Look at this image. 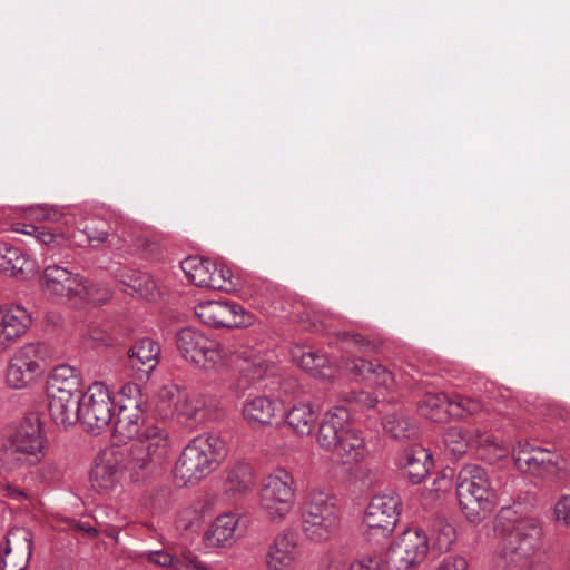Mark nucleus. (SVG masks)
Returning a JSON list of instances; mask_svg holds the SVG:
<instances>
[{
    "mask_svg": "<svg viewBox=\"0 0 570 570\" xmlns=\"http://www.w3.org/2000/svg\"><path fill=\"white\" fill-rule=\"evenodd\" d=\"M238 524L239 517L235 513L218 515L204 533L205 546L208 548L230 547L235 542Z\"/></svg>",
    "mask_w": 570,
    "mask_h": 570,
    "instance_id": "obj_25",
    "label": "nucleus"
},
{
    "mask_svg": "<svg viewBox=\"0 0 570 570\" xmlns=\"http://www.w3.org/2000/svg\"><path fill=\"white\" fill-rule=\"evenodd\" d=\"M81 277L59 265L47 266L41 276V285L46 294L63 299L72 307L75 297L79 295Z\"/></svg>",
    "mask_w": 570,
    "mask_h": 570,
    "instance_id": "obj_15",
    "label": "nucleus"
},
{
    "mask_svg": "<svg viewBox=\"0 0 570 570\" xmlns=\"http://www.w3.org/2000/svg\"><path fill=\"white\" fill-rule=\"evenodd\" d=\"M498 394L499 396L502 399V400H508L510 399V392L508 390H504V391H498Z\"/></svg>",
    "mask_w": 570,
    "mask_h": 570,
    "instance_id": "obj_58",
    "label": "nucleus"
},
{
    "mask_svg": "<svg viewBox=\"0 0 570 570\" xmlns=\"http://www.w3.org/2000/svg\"><path fill=\"white\" fill-rule=\"evenodd\" d=\"M207 335L193 327L180 328L175 336V342L180 356L191 363L193 358L200 351L202 344L205 343Z\"/></svg>",
    "mask_w": 570,
    "mask_h": 570,
    "instance_id": "obj_38",
    "label": "nucleus"
},
{
    "mask_svg": "<svg viewBox=\"0 0 570 570\" xmlns=\"http://www.w3.org/2000/svg\"><path fill=\"white\" fill-rule=\"evenodd\" d=\"M301 559L299 537L294 529L285 528L268 544L265 564L267 570H296Z\"/></svg>",
    "mask_w": 570,
    "mask_h": 570,
    "instance_id": "obj_12",
    "label": "nucleus"
},
{
    "mask_svg": "<svg viewBox=\"0 0 570 570\" xmlns=\"http://www.w3.org/2000/svg\"><path fill=\"white\" fill-rule=\"evenodd\" d=\"M110 225L107 220L99 217L88 218L80 233L86 236V242L91 246H98L105 243L109 236Z\"/></svg>",
    "mask_w": 570,
    "mask_h": 570,
    "instance_id": "obj_42",
    "label": "nucleus"
},
{
    "mask_svg": "<svg viewBox=\"0 0 570 570\" xmlns=\"http://www.w3.org/2000/svg\"><path fill=\"white\" fill-rule=\"evenodd\" d=\"M295 499V481L285 469H275L262 479L258 491V507L271 523H283L292 513Z\"/></svg>",
    "mask_w": 570,
    "mask_h": 570,
    "instance_id": "obj_6",
    "label": "nucleus"
},
{
    "mask_svg": "<svg viewBox=\"0 0 570 570\" xmlns=\"http://www.w3.org/2000/svg\"><path fill=\"white\" fill-rule=\"evenodd\" d=\"M11 230L33 236L40 244L47 246L51 250L60 252L71 246H83L82 242L77 240L75 233H68L60 229L50 230L46 227L35 225H26L21 223L13 224Z\"/></svg>",
    "mask_w": 570,
    "mask_h": 570,
    "instance_id": "obj_21",
    "label": "nucleus"
},
{
    "mask_svg": "<svg viewBox=\"0 0 570 570\" xmlns=\"http://www.w3.org/2000/svg\"><path fill=\"white\" fill-rule=\"evenodd\" d=\"M50 357V350L45 343H29L19 347L11 356L6 382L11 389H24L40 377Z\"/></svg>",
    "mask_w": 570,
    "mask_h": 570,
    "instance_id": "obj_7",
    "label": "nucleus"
},
{
    "mask_svg": "<svg viewBox=\"0 0 570 570\" xmlns=\"http://www.w3.org/2000/svg\"><path fill=\"white\" fill-rule=\"evenodd\" d=\"M273 365L268 362H256L253 363L248 371L253 380H262L272 370Z\"/></svg>",
    "mask_w": 570,
    "mask_h": 570,
    "instance_id": "obj_53",
    "label": "nucleus"
},
{
    "mask_svg": "<svg viewBox=\"0 0 570 570\" xmlns=\"http://www.w3.org/2000/svg\"><path fill=\"white\" fill-rule=\"evenodd\" d=\"M505 537L517 543L527 546V549L531 548L537 551L542 537L541 522L535 517H519L513 521L512 531Z\"/></svg>",
    "mask_w": 570,
    "mask_h": 570,
    "instance_id": "obj_34",
    "label": "nucleus"
},
{
    "mask_svg": "<svg viewBox=\"0 0 570 570\" xmlns=\"http://www.w3.org/2000/svg\"><path fill=\"white\" fill-rule=\"evenodd\" d=\"M432 548L439 552H446L455 541V529L448 522L434 523L431 533Z\"/></svg>",
    "mask_w": 570,
    "mask_h": 570,
    "instance_id": "obj_43",
    "label": "nucleus"
},
{
    "mask_svg": "<svg viewBox=\"0 0 570 570\" xmlns=\"http://www.w3.org/2000/svg\"><path fill=\"white\" fill-rule=\"evenodd\" d=\"M345 368L355 380L368 381L386 389L394 384L392 372L380 363L355 357L346 362Z\"/></svg>",
    "mask_w": 570,
    "mask_h": 570,
    "instance_id": "obj_23",
    "label": "nucleus"
},
{
    "mask_svg": "<svg viewBox=\"0 0 570 570\" xmlns=\"http://www.w3.org/2000/svg\"><path fill=\"white\" fill-rule=\"evenodd\" d=\"M2 230H3V227L0 226V232H2Z\"/></svg>",
    "mask_w": 570,
    "mask_h": 570,
    "instance_id": "obj_62",
    "label": "nucleus"
},
{
    "mask_svg": "<svg viewBox=\"0 0 570 570\" xmlns=\"http://www.w3.org/2000/svg\"><path fill=\"white\" fill-rule=\"evenodd\" d=\"M226 454V444L214 434L194 438L180 453L174 469L175 478L184 485L207 476Z\"/></svg>",
    "mask_w": 570,
    "mask_h": 570,
    "instance_id": "obj_4",
    "label": "nucleus"
},
{
    "mask_svg": "<svg viewBox=\"0 0 570 570\" xmlns=\"http://www.w3.org/2000/svg\"><path fill=\"white\" fill-rule=\"evenodd\" d=\"M434 570H468V561L460 556L444 558Z\"/></svg>",
    "mask_w": 570,
    "mask_h": 570,
    "instance_id": "obj_50",
    "label": "nucleus"
},
{
    "mask_svg": "<svg viewBox=\"0 0 570 570\" xmlns=\"http://www.w3.org/2000/svg\"><path fill=\"white\" fill-rule=\"evenodd\" d=\"M383 428L394 439H407L415 433V425L401 411L386 415L383 421Z\"/></svg>",
    "mask_w": 570,
    "mask_h": 570,
    "instance_id": "obj_40",
    "label": "nucleus"
},
{
    "mask_svg": "<svg viewBox=\"0 0 570 570\" xmlns=\"http://www.w3.org/2000/svg\"><path fill=\"white\" fill-rule=\"evenodd\" d=\"M77 292L79 295L75 297L72 304L75 308H80L87 303L104 304L110 298V292L106 286L88 283L83 277Z\"/></svg>",
    "mask_w": 570,
    "mask_h": 570,
    "instance_id": "obj_39",
    "label": "nucleus"
},
{
    "mask_svg": "<svg viewBox=\"0 0 570 570\" xmlns=\"http://www.w3.org/2000/svg\"><path fill=\"white\" fill-rule=\"evenodd\" d=\"M353 337H354V341H355L356 343H361V342H363V337H362V335H361V334H356V335H354Z\"/></svg>",
    "mask_w": 570,
    "mask_h": 570,
    "instance_id": "obj_60",
    "label": "nucleus"
},
{
    "mask_svg": "<svg viewBox=\"0 0 570 570\" xmlns=\"http://www.w3.org/2000/svg\"><path fill=\"white\" fill-rule=\"evenodd\" d=\"M501 513L502 514L510 513V509H502Z\"/></svg>",
    "mask_w": 570,
    "mask_h": 570,
    "instance_id": "obj_61",
    "label": "nucleus"
},
{
    "mask_svg": "<svg viewBox=\"0 0 570 570\" xmlns=\"http://www.w3.org/2000/svg\"><path fill=\"white\" fill-rule=\"evenodd\" d=\"M537 551L504 537L493 556L495 570H530Z\"/></svg>",
    "mask_w": 570,
    "mask_h": 570,
    "instance_id": "obj_18",
    "label": "nucleus"
},
{
    "mask_svg": "<svg viewBox=\"0 0 570 570\" xmlns=\"http://www.w3.org/2000/svg\"><path fill=\"white\" fill-rule=\"evenodd\" d=\"M552 513L558 523L570 527V494H562L557 499Z\"/></svg>",
    "mask_w": 570,
    "mask_h": 570,
    "instance_id": "obj_47",
    "label": "nucleus"
},
{
    "mask_svg": "<svg viewBox=\"0 0 570 570\" xmlns=\"http://www.w3.org/2000/svg\"><path fill=\"white\" fill-rule=\"evenodd\" d=\"M255 484L254 469L244 461H239L229 468L224 481V493L230 498H242L248 494Z\"/></svg>",
    "mask_w": 570,
    "mask_h": 570,
    "instance_id": "obj_28",
    "label": "nucleus"
},
{
    "mask_svg": "<svg viewBox=\"0 0 570 570\" xmlns=\"http://www.w3.org/2000/svg\"><path fill=\"white\" fill-rule=\"evenodd\" d=\"M45 438L38 421L26 420L17 430L6 454L9 470H20L38 464L43 458Z\"/></svg>",
    "mask_w": 570,
    "mask_h": 570,
    "instance_id": "obj_8",
    "label": "nucleus"
},
{
    "mask_svg": "<svg viewBox=\"0 0 570 570\" xmlns=\"http://www.w3.org/2000/svg\"><path fill=\"white\" fill-rule=\"evenodd\" d=\"M40 215L42 219L53 223L61 222L65 217L63 210L56 206H41Z\"/></svg>",
    "mask_w": 570,
    "mask_h": 570,
    "instance_id": "obj_52",
    "label": "nucleus"
},
{
    "mask_svg": "<svg viewBox=\"0 0 570 570\" xmlns=\"http://www.w3.org/2000/svg\"><path fill=\"white\" fill-rule=\"evenodd\" d=\"M82 396L81 376L77 368L61 364L56 366L47 380V394Z\"/></svg>",
    "mask_w": 570,
    "mask_h": 570,
    "instance_id": "obj_26",
    "label": "nucleus"
},
{
    "mask_svg": "<svg viewBox=\"0 0 570 570\" xmlns=\"http://www.w3.org/2000/svg\"><path fill=\"white\" fill-rule=\"evenodd\" d=\"M342 400L361 409H372L377 402L372 393L362 390L346 392L342 395Z\"/></svg>",
    "mask_w": 570,
    "mask_h": 570,
    "instance_id": "obj_46",
    "label": "nucleus"
},
{
    "mask_svg": "<svg viewBox=\"0 0 570 570\" xmlns=\"http://www.w3.org/2000/svg\"><path fill=\"white\" fill-rule=\"evenodd\" d=\"M348 570H376V567L366 564L364 561H355L350 566Z\"/></svg>",
    "mask_w": 570,
    "mask_h": 570,
    "instance_id": "obj_56",
    "label": "nucleus"
},
{
    "mask_svg": "<svg viewBox=\"0 0 570 570\" xmlns=\"http://www.w3.org/2000/svg\"><path fill=\"white\" fill-rule=\"evenodd\" d=\"M49 401V414L52 421L60 426L68 428L79 420L81 396L47 394Z\"/></svg>",
    "mask_w": 570,
    "mask_h": 570,
    "instance_id": "obj_27",
    "label": "nucleus"
},
{
    "mask_svg": "<svg viewBox=\"0 0 570 570\" xmlns=\"http://www.w3.org/2000/svg\"><path fill=\"white\" fill-rule=\"evenodd\" d=\"M483 405L479 400L455 395L452 397V416L461 417L463 415H472L479 413Z\"/></svg>",
    "mask_w": 570,
    "mask_h": 570,
    "instance_id": "obj_45",
    "label": "nucleus"
},
{
    "mask_svg": "<svg viewBox=\"0 0 570 570\" xmlns=\"http://www.w3.org/2000/svg\"><path fill=\"white\" fill-rule=\"evenodd\" d=\"M315 313L317 314V315H315V317H317V318H318V322H320L321 324H324V323H325V321H326V317H327V313H325V312H323V311H317V312H315Z\"/></svg>",
    "mask_w": 570,
    "mask_h": 570,
    "instance_id": "obj_57",
    "label": "nucleus"
},
{
    "mask_svg": "<svg viewBox=\"0 0 570 570\" xmlns=\"http://www.w3.org/2000/svg\"><path fill=\"white\" fill-rule=\"evenodd\" d=\"M141 296H153L154 281L144 273H137L129 282H124Z\"/></svg>",
    "mask_w": 570,
    "mask_h": 570,
    "instance_id": "obj_48",
    "label": "nucleus"
},
{
    "mask_svg": "<svg viewBox=\"0 0 570 570\" xmlns=\"http://www.w3.org/2000/svg\"><path fill=\"white\" fill-rule=\"evenodd\" d=\"M318 422V412L309 402L294 404L285 416L286 425L299 436L311 435Z\"/></svg>",
    "mask_w": 570,
    "mask_h": 570,
    "instance_id": "obj_31",
    "label": "nucleus"
},
{
    "mask_svg": "<svg viewBox=\"0 0 570 570\" xmlns=\"http://www.w3.org/2000/svg\"><path fill=\"white\" fill-rule=\"evenodd\" d=\"M125 452L108 450L102 452L95 461L90 473V481L94 489L102 493H109L120 483L122 473L129 469L126 466Z\"/></svg>",
    "mask_w": 570,
    "mask_h": 570,
    "instance_id": "obj_13",
    "label": "nucleus"
},
{
    "mask_svg": "<svg viewBox=\"0 0 570 570\" xmlns=\"http://www.w3.org/2000/svg\"><path fill=\"white\" fill-rule=\"evenodd\" d=\"M119 409H144L146 399L141 393V389L138 384L129 382L121 386L119 390Z\"/></svg>",
    "mask_w": 570,
    "mask_h": 570,
    "instance_id": "obj_44",
    "label": "nucleus"
},
{
    "mask_svg": "<svg viewBox=\"0 0 570 570\" xmlns=\"http://www.w3.org/2000/svg\"><path fill=\"white\" fill-rule=\"evenodd\" d=\"M515 466L524 473L544 478L554 472L557 455L543 448L519 444L514 454Z\"/></svg>",
    "mask_w": 570,
    "mask_h": 570,
    "instance_id": "obj_17",
    "label": "nucleus"
},
{
    "mask_svg": "<svg viewBox=\"0 0 570 570\" xmlns=\"http://www.w3.org/2000/svg\"><path fill=\"white\" fill-rule=\"evenodd\" d=\"M214 277L219 279L218 283H222V286L213 287V289L230 292L236 288V284L233 281V272L228 267H226V266L218 267L216 265L215 272H214Z\"/></svg>",
    "mask_w": 570,
    "mask_h": 570,
    "instance_id": "obj_49",
    "label": "nucleus"
},
{
    "mask_svg": "<svg viewBox=\"0 0 570 570\" xmlns=\"http://www.w3.org/2000/svg\"><path fill=\"white\" fill-rule=\"evenodd\" d=\"M0 492L2 497L8 498L10 500L17 501V502H23L31 499V494L12 485V484H4L1 487Z\"/></svg>",
    "mask_w": 570,
    "mask_h": 570,
    "instance_id": "obj_51",
    "label": "nucleus"
},
{
    "mask_svg": "<svg viewBox=\"0 0 570 570\" xmlns=\"http://www.w3.org/2000/svg\"><path fill=\"white\" fill-rule=\"evenodd\" d=\"M450 488H451V480L445 475H442L434 481L433 490L436 492H445Z\"/></svg>",
    "mask_w": 570,
    "mask_h": 570,
    "instance_id": "obj_55",
    "label": "nucleus"
},
{
    "mask_svg": "<svg viewBox=\"0 0 570 570\" xmlns=\"http://www.w3.org/2000/svg\"><path fill=\"white\" fill-rule=\"evenodd\" d=\"M215 266L213 261L198 256L187 257L180 263L183 272L191 283L212 289L222 286L219 279L214 277Z\"/></svg>",
    "mask_w": 570,
    "mask_h": 570,
    "instance_id": "obj_29",
    "label": "nucleus"
},
{
    "mask_svg": "<svg viewBox=\"0 0 570 570\" xmlns=\"http://www.w3.org/2000/svg\"><path fill=\"white\" fill-rule=\"evenodd\" d=\"M160 395L164 399L170 400L174 411L187 424L197 425L208 417L209 412L206 407V400L203 396L190 395L175 385L164 387Z\"/></svg>",
    "mask_w": 570,
    "mask_h": 570,
    "instance_id": "obj_16",
    "label": "nucleus"
},
{
    "mask_svg": "<svg viewBox=\"0 0 570 570\" xmlns=\"http://www.w3.org/2000/svg\"><path fill=\"white\" fill-rule=\"evenodd\" d=\"M31 537L26 528L11 529L7 534L4 554L2 556L3 567L7 568L13 563L16 557H20L22 564L18 570H23L27 560L31 556Z\"/></svg>",
    "mask_w": 570,
    "mask_h": 570,
    "instance_id": "obj_30",
    "label": "nucleus"
},
{
    "mask_svg": "<svg viewBox=\"0 0 570 570\" xmlns=\"http://www.w3.org/2000/svg\"><path fill=\"white\" fill-rule=\"evenodd\" d=\"M242 413L252 426L269 425L276 413V402L267 396H256L243 404Z\"/></svg>",
    "mask_w": 570,
    "mask_h": 570,
    "instance_id": "obj_35",
    "label": "nucleus"
},
{
    "mask_svg": "<svg viewBox=\"0 0 570 570\" xmlns=\"http://www.w3.org/2000/svg\"><path fill=\"white\" fill-rule=\"evenodd\" d=\"M114 433L121 441L134 440L121 450L131 479L145 478L167 460L171 446L169 432L154 422H145L144 409H119Z\"/></svg>",
    "mask_w": 570,
    "mask_h": 570,
    "instance_id": "obj_1",
    "label": "nucleus"
},
{
    "mask_svg": "<svg viewBox=\"0 0 570 570\" xmlns=\"http://www.w3.org/2000/svg\"><path fill=\"white\" fill-rule=\"evenodd\" d=\"M230 361L232 352L229 348L207 335L205 343L202 344L200 351L197 352L190 365L205 372L219 373L228 367Z\"/></svg>",
    "mask_w": 570,
    "mask_h": 570,
    "instance_id": "obj_20",
    "label": "nucleus"
},
{
    "mask_svg": "<svg viewBox=\"0 0 570 570\" xmlns=\"http://www.w3.org/2000/svg\"><path fill=\"white\" fill-rule=\"evenodd\" d=\"M399 464L409 481L419 484L429 474L432 466V455L425 448L414 445L403 452Z\"/></svg>",
    "mask_w": 570,
    "mask_h": 570,
    "instance_id": "obj_24",
    "label": "nucleus"
},
{
    "mask_svg": "<svg viewBox=\"0 0 570 570\" xmlns=\"http://www.w3.org/2000/svg\"><path fill=\"white\" fill-rule=\"evenodd\" d=\"M567 556H568V561H567V563H568V568H569V570H570V541H569V544H568V547H567Z\"/></svg>",
    "mask_w": 570,
    "mask_h": 570,
    "instance_id": "obj_59",
    "label": "nucleus"
},
{
    "mask_svg": "<svg viewBox=\"0 0 570 570\" xmlns=\"http://www.w3.org/2000/svg\"><path fill=\"white\" fill-rule=\"evenodd\" d=\"M456 495L465 518L476 523L498 504V490L488 471L476 464H465L459 472Z\"/></svg>",
    "mask_w": 570,
    "mask_h": 570,
    "instance_id": "obj_3",
    "label": "nucleus"
},
{
    "mask_svg": "<svg viewBox=\"0 0 570 570\" xmlns=\"http://www.w3.org/2000/svg\"><path fill=\"white\" fill-rule=\"evenodd\" d=\"M71 528L77 531L85 532L90 537H96L98 534V530L87 521L76 520L72 522Z\"/></svg>",
    "mask_w": 570,
    "mask_h": 570,
    "instance_id": "obj_54",
    "label": "nucleus"
},
{
    "mask_svg": "<svg viewBox=\"0 0 570 570\" xmlns=\"http://www.w3.org/2000/svg\"><path fill=\"white\" fill-rule=\"evenodd\" d=\"M33 269V262L19 248L0 243V272L9 276L23 277Z\"/></svg>",
    "mask_w": 570,
    "mask_h": 570,
    "instance_id": "obj_33",
    "label": "nucleus"
},
{
    "mask_svg": "<svg viewBox=\"0 0 570 570\" xmlns=\"http://www.w3.org/2000/svg\"><path fill=\"white\" fill-rule=\"evenodd\" d=\"M444 444L453 454H463L469 446H485L492 444L490 435H472L461 426H451L444 433Z\"/></svg>",
    "mask_w": 570,
    "mask_h": 570,
    "instance_id": "obj_36",
    "label": "nucleus"
},
{
    "mask_svg": "<svg viewBox=\"0 0 570 570\" xmlns=\"http://www.w3.org/2000/svg\"><path fill=\"white\" fill-rule=\"evenodd\" d=\"M195 315L210 327H240L246 326L244 309L237 303L206 301L195 306Z\"/></svg>",
    "mask_w": 570,
    "mask_h": 570,
    "instance_id": "obj_14",
    "label": "nucleus"
},
{
    "mask_svg": "<svg viewBox=\"0 0 570 570\" xmlns=\"http://www.w3.org/2000/svg\"><path fill=\"white\" fill-rule=\"evenodd\" d=\"M419 411L434 422H444L454 412L452 397L445 393H426L419 403Z\"/></svg>",
    "mask_w": 570,
    "mask_h": 570,
    "instance_id": "obj_37",
    "label": "nucleus"
},
{
    "mask_svg": "<svg viewBox=\"0 0 570 570\" xmlns=\"http://www.w3.org/2000/svg\"><path fill=\"white\" fill-rule=\"evenodd\" d=\"M293 357L303 370L311 372L312 375L326 376L323 370L328 365L330 360L325 354L314 351L298 350L293 353Z\"/></svg>",
    "mask_w": 570,
    "mask_h": 570,
    "instance_id": "obj_41",
    "label": "nucleus"
},
{
    "mask_svg": "<svg viewBox=\"0 0 570 570\" xmlns=\"http://www.w3.org/2000/svg\"><path fill=\"white\" fill-rule=\"evenodd\" d=\"M159 345L150 338H141L128 351L129 365L144 374H149L158 364Z\"/></svg>",
    "mask_w": 570,
    "mask_h": 570,
    "instance_id": "obj_32",
    "label": "nucleus"
},
{
    "mask_svg": "<svg viewBox=\"0 0 570 570\" xmlns=\"http://www.w3.org/2000/svg\"><path fill=\"white\" fill-rule=\"evenodd\" d=\"M317 444L344 465L363 461L367 448L361 431L354 428L350 411L344 406L328 409L320 422Z\"/></svg>",
    "mask_w": 570,
    "mask_h": 570,
    "instance_id": "obj_2",
    "label": "nucleus"
},
{
    "mask_svg": "<svg viewBox=\"0 0 570 570\" xmlns=\"http://www.w3.org/2000/svg\"><path fill=\"white\" fill-rule=\"evenodd\" d=\"M31 316L20 305L0 308V352L21 337L29 325Z\"/></svg>",
    "mask_w": 570,
    "mask_h": 570,
    "instance_id": "obj_19",
    "label": "nucleus"
},
{
    "mask_svg": "<svg viewBox=\"0 0 570 570\" xmlns=\"http://www.w3.org/2000/svg\"><path fill=\"white\" fill-rule=\"evenodd\" d=\"M141 558L149 563L169 570H209L208 566L190 550H184L177 556L165 550L146 551L141 553Z\"/></svg>",
    "mask_w": 570,
    "mask_h": 570,
    "instance_id": "obj_22",
    "label": "nucleus"
},
{
    "mask_svg": "<svg viewBox=\"0 0 570 570\" xmlns=\"http://www.w3.org/2000/svg\"><path fill=\"white\" fill-rule=\"evenodd\" d=\"M428 551L426 534L419 529H409L390 546L385 556L387 570H416Z\"/></svg>",
    "mask_w": 570,
    "mask_h": 570,
    "instance_id": "obj_9",
    "label": "nucleus"
},
{
    "mask_svg": "<svg viewBox=\"0 0 570 570\" xmlns=\"http://www.w3.org/2000/svg\"><path fill=\"white\" fill-rule=\"evenodd\" d=\"M114 419V401L109 387L96 381L81 396L79 420L92 433H100Z\"/></svg>",
    "mask_w": 570,
    "mask_h": 570,
    "instance_id": "obj_10",
    "label": "nucleus"
},
{
    "mask_svg": "<svg viewBox=\"0 0 570 570\" xmlns=\"http://www.w3.org/2000/svg\"><path fill=\"white\" fill-rule=\"evenodd\" d=\"M400 499L394 494L374 495L364 514L363 524L367 535H389L399 519Z\"/></svg>",
    "mask_w": 570,
    "mask_h": 570,
    "instance_id": "obj_11",
    "label": "nucleus"
},
{
    "mask_svg": "<svg viewBox=\"0 0 570 570\" xmlns=\"http://www.w3.org/2000/svg\"><path fill=\"white\" fill-rule=\"evenodd\" d=\"M340 524V510L331 493L311 490L301 510V529L306 539L314 542L326 541L337 533Z\"/></svg>",
    "mask_w": 570,
    "mask_h": 570,
    "instance_id": "obj_5",
    "label": "nucleus"
}]
</instances>
